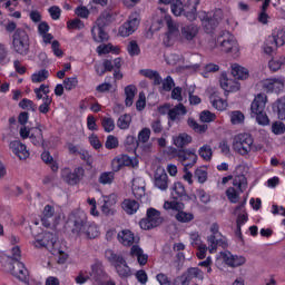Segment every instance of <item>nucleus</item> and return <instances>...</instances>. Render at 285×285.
Returning a JSON list of instances; mask_svg holds the SVG:
<instances>
[{"instance_id": "1", "label": "nucleus", "mask_w": 285, "mask_h": 285, "mask_svg": "<svg viewBox=\"0 0 285 285\" xmlns=\"http://www.w3.org/2000/svg\"><path fill=\"white\" fill-rule=\"evenodd\" d=\"M266 104H268V96L266 94H258L255 96L250 105V117L256 119L259 126H269L271 119L266 115Z\"/></svg>"}, {"instance_id": "2", "label": "nucleus", "mask_w": 285, "mask_h": 285, "mask_svg": "<svg viewBox=\"0 0 285 285\" xmlns=\"http://www.w3.org/2000/svg\"><path fill=\"white\" fill-rule=\"evenodd\" d=\"M1 264L4 273H9L20 282H28L30 273L23 263L17 258L14 259L13 257L4 256L1 261Z\"/></svg>"}, {"instance_id": "3", "label": "nucleus", "mask_w": 285, "mask_h": 285, "mask_svg": "<svg viewBox=\"0 0 285 285\" xmlns=\"http://www.w3.org/2000/svg\"><path fill=\"white\" fill-rule=\"evenodd\" d=\"M105 257L108 262L114 266L117 275L121 277V279H128V277H132V269L128 266L126 258L121 255L116 254L112 249H107L105 252Z\"/></svg>"}, {"instance_id": "4", "label": "nucleus", "mask_w": 285, "mask_h": 285, "mask_svg": "<svg viewBox=\"0 0 285 285\" xmlns=\"http://www.w3.org/2000/svg\"><path fill=\"white\" fill-rule=\"evenodd\" d=\"M67 225L72 235H81L88 226V214L81 209L71 212L68 216Z\"/></svg>"}, {"instance_id": "5", "label": "nucleus", "mask_w": 285, "mask_h": 285, "mask_svg": "<svg viewBox=\"0 0 285 285\" xmlns=\"http://www.w3.org/2000/svg\"><path fill=\"white\" fill-rule=\"evenodd\" d=\"M140 75L142 77H147V79H150L154 81V86H160V92H170V90L175 87V80L171 76H167L165 79H161V76L158 71L150 70V69H141Z\"/></svg>"}, {"instance_id": "6", "label": "nucleus", "mask_w": 285, "mask_h": 285, "mask_svg": "<svg viewBox=\"0 0 285 285\" xmlns=\"http://www.w3.org/2000/svg\"><path fill=\"white\" fill-rule=\"evenodd\" d=\"M198 17L205 32H207V35H213V31L217 30L222 19H224V11H222V9H216L213 13L200 12Z\"/></svg>"}, {"instance_id": "7", "label": "nucleus", "mask_w": 285, "mask_h": 285, "mask_svg": "<svg viewBox=\"0 0 285 285\" xmlns=\"http://www.w3.org/2000/svg\"><path fill=\"white\" fill-rule=\"evenodd\" d=\"M12 45L14 52L21 55L22 57H26V55L30 52V37L28 36V32H26V29L18 28L14 31Z\"/></svg>"}, {"instance_id": "8", "label": "nucleus", "mask_w": 285, "mask_h": 285, "mask_svg": "<svg viewBox=\"0 0 285 285\" xmlns=\"http://www.w3.org/2000/svg\"><path fill=\"white\" fill-rule=\"evenodd\" d=\"M279 46H285V29H274L272 35L265 40L263 50L265 55H273Z\"/></svg>"}, {"instance_id": "9", "label": "nucleus", "mask_w": 285, "mask_h": 285, "mask_svg": "<svg viewBox=\"0 0 285 285\" xmlns=\"http://www.w3.org/2000/svg\"><path fill=\"white\" fill-rule=\"evenodd\" d=\"M174 157H176L184 166V170H188L189 168H193L197 164V150L195 148L189 149H175L174 150Z\"/></svg>"}, {"instance_id": "10", "label": "nucleus", "mask_w": 285, "mask_h": 285, "mask_svg": "<svg viewBox=\"0 0 285 285\" xmlns=\"http://www.w3.org/2000/svg\"><path fill=\"white\" fill-rule=\"evenodd\" d=\"M164 224V217H161V212L150 207L147 209L146 218H142L139 223L142 230H151V228H157Z\"/></svg>"}, {"instance_id": "11", "label": "nucleus", "mask_w": 285, "mask_h": 285, "mask_svg": "<svg viewBox=\"0 0 285 285\" xmlns=\"http://www.w3.org/2000/svg\"><path fill=\"white\" fill-rule=\"evenodd\" d=\"M210 233L212 235L207 237L209 253H217V246H222V248H226L228 246L226 237L219 233V225L217 223L212 224Z\"/></svg>"}, {"instance_id": "12", "label": "nucleus", "mask_w": 285, "mask_h": 285, "mask_svg": "<svg viewBox=\"0 0 285 285\" xmlns=\"http://www.w3.org/2000/svg\"><path fill=\"white\" fill-rule=\"evenodd\" d=\"M216 46H219L223 52H239V45L235 39V36L230 35L228 31H223V33L217 38Z\"/></svg>"}, {"instance_id": "13", "label": "nucleus", "mask_w": 285, "mask_h": 285, "mask_svg": "<svg viewBox=\"0 0 285 285\" xmlns=\"http://www.w3.org/2000/svg\"><path fill=\"white\" fill-rule=\"evenodd\" d=\"M253 146L250 134H239L234 138L233 149L239 155H248Z\"/></svg>"}, {"instance_id": "14", "label": "nucleus", "mask_w": 285, "mask_h": 285, "mask_svg": "<svg viewBox=\"0 0 285 285\" xmlns=\"http://www.w3.org/2000/svg\"><path fill=\"white\" fill-rule=\"evenodd\" d=\"M139 23H141L139 13L132 12L128 20L119 28L120 37H130V35L135 33L137 28H139Z\"/></svg>"}, {"instance_id": "15", "label": "nucleus", "mask_w": 285, "mask_h": 285, "mask_svg": "<svg viewBox=\"0 0 285 285\" xmlns=\"http://www.w3.org/2000/svg\"><path fill=\"white\" fill-rule=\"evenodd\" d=\"M83 175H86L83 167H77L73 171H71L70 168H63L61 170V177L69 186H77V184L83 179Z\"/></svg>"}, {"instance_id": "16", "label": "nucleus", "mask_w": 285, "mask_h": 285, "mask_svg": "<svg viewBox=\"0 0 285 285\" xmlns=\"http://www.w3.org/2000/svg\"><path fill=\"white\" fill-rule=\"evenodd\" d=\"M90 277L97 285H105L110 282V276L106 273V269H104V264L101 262H96L91 265Z\"/></svg>"}, {"instance_id": "17", "label": "nucleus", "mask_w": 285, "mask_h": 285, "mask_svg": "<svg viewBox=\"0 0 285 285\" xmlns=\"http://www.w3.org/2000/svg\"><path fill=\"white\" fill-rule=\"evenodd\" d=\"M57 245V236L50 232H43L33 242L36 248H47V250H55Z\"/></svg>"}, {"instance_id": "18", "label": "nucleus", "mask_w": 285, "mask_h": 285, "mask_svg": "<svg viewBox=\"0 0 285 285\" xmlns=\"http://www.w3.org/2000/svg\"><path fill=\"white\" fill-rule=\"evenodd\" d=\"M199 35V26L195 23L185 24L180 28V40L183 43H193Z\"/></svg>"}, {"instance_id": "19", "label": "nucleus", "mask_w": 285, "mask_h": 285, "mask_svg": "<svg viewBox=\"0 0 285 285\" xmlns=\"http://www.w3.org/2000/svg\"><path fill=\"white\" fill-rule=\"evenodd\" d=\"M170 180L168 179V174L161 167H158L154 174V185L158 190H168Z\"/></svg>"}, {"instance_id": "20", "label": "nucleus", "mask_w": 285, "mask_h": 285, "mask_svg": "<svg viewBox=\"0 0 285 285\" xmlns=\"http://www.w3.org/2000/svg\"><path fill=\"white\" fill-rule=\"evenodd\" d=\"M262 89L264 92L279 94L284 90V80L279 78H269L262 81Z\"/></svg>"}, {"instance_id": "21", "label": "nucleus", "mask_w": 285, "mask_h": 285, "mask_svg": "<svg viewBox=\"0 0 285 285\" xmlns=\"http://www.w3.org/2000/svg\"><path fill=\"white\" fill-rule=\"evenodd\" d=\"M185 6V17L188 21H195L197 19V7L202 3V0H183Z\"/></svg>"}, {"instance_id": "22", "label": "nucleus", "mask_w": 285, "mask_h": 285, "mask_svg": "<svg viewBox=\"0 0 285 285\" xmlns=\"http://www.w3.org/2000/svg\"><path fill=\"white\" fill-rule=\"evenodd\" d=\"M173 199H179L180 202H190L188 193H186V187L184 183L177 181L171 187Z\"/></svg>"}, {"instance_id": "23", "label": "nucleus", "mask_w": 285, "mask_h": 285, "mask_svg": "<svg viewBox=\"0 0 285 285\" xmlns=\"http://www.w3.org/2000/svg\"><path fill=\"white\" fill-rule=\"evenodd\" d=\"M223 262L230 266L232 268H237V266H243L246 264V258L244 256L232 255L230 252H225L222 254Z\"/></svg>"}, {"instance_id": "24", "label": "nucleus", "mask_w": 285, "mask_h": 285, "mask_svg": "<svg viewBox=\"0 0 285 285\" xmlns=\"http://www.w3.org/2000/svg\"><path fill=\"white\" fill-rule=\"evenodd\" d=\"M188 114V109H186V106L184 104L179 102L169 111V121H173L175 124H179L181 121V117Z\"/></svg>"}, {"instance_id": "25", "label": "nucleus", "mask_w": 285, "mask_h": 285, "mask_svg": "<svg viewBox=\"0 0 285 285\" xmlns=\"http://www.w3.org/2000/svg\"><path fill=\"white\" fill-rule=\"evenodd\" d=\"M9 146L12 153L17 155L20 159H28L30 157V151H28V148L21 141L13 140L10 142Z\"/></svg>"}, {"instance_id": "26", "label": "nucleus", "mask_w": 285, "mask_h": 285, "mask_svg": "<svg viewBox=\"0 0 285 285\" xmlns=\"http://www.w3.org/2000/svg\"><path fill=\"white\" fill-rule=\"evenodd\" d=\"M220 87L225 92H237L239 90V82L236 80L229 79L228 75H220Z\"/></svg>"}, {"instance_id": "27", "label": "nucleus", "mask_w": 285, "mask_h": 285, "mask_svg": "<svg viewBox=\"0 0 285 285\" xmlns=\"http://www.w3.org/2000/svg\"><path fill=\"white\" fill-rule=\"evenodd\" d=\"M130 256L136 257L139 266H146L148 264V254L144 253V249L139 245L131 246Z\"/></svg>"}, {"instance_id": "28", "label": "nucleus", "mask_w": 285, "mask_h": 285, "mask_svg": "<svg viewBox=\"0 0 285 285\" xmlns=\"http://www.w3.org/2000/svg\"><path fill=\"white\" fill-rule=\"evenodd\" d=\"M149 139H150V128H142L138 132V144L140 145V148H142L144 153H150L151 145L148 144Z\"/></svg>"}, {"instance_id": "29", "label": "nucleus", "mask_w": 285, "mask_h": 285, "mask_svg": "<svg viewBox=\"0 0 285 285\" xmlns=\"http://www.w3.org/2000/svg\"><path fill=\"white\" fill-rule=\"evenodd\" d=\"M41 128H43L41 125L31 128L29 139L33 146H43V129Z\"/></svg>"}, {"instance_id": "30", "label": "nucleus", "mask_w": 285, "mask_h": 285, "mask_svg": "<svg viewBox=\"0 0 285 285\" xmlns=\"http://www.w3.org/2000/svg\"><path fill=\"white\" fill-rule=\"evenodd\" d=\"M99 235V227H97V224L95 223H87V226L82 229L78 236L86 237L87 239H96V237Z\"/></svg>"}, {"instance_id": "31", "label": "nucleus", "mask_w": 285, "mask_h": 285, "mask_svg": "<svg viewBox=\"0 0 285 285\" xmlns=\"http://www.w3.org/2000/svg\"><path fill=\"white\" fill-rule=\"evenodd\" d=\"M118 242L122 246H132L135 244V234L130 229H122L118 233Z\"/></svg>"}, {"instance_id": "32", "label": "nucleus", "mask_w": 285, "mask_h": 285, "mask_svg": "<svg viewBox=\"0 0 285 285\" xmlns=\"http://www.w3.org/2000/svg\"><path fill=\"white\" fill-rule=\"evenodd\" d=\"M52 217H55V206L46 205L41 215V224L45 228H50Z\"/></svg>"}, {"instance_id": "33", "label": "nucleus", "mask_w": 285, "mask_h": 285, "mask_svg": "<svg viewBox=\"0 0 285 285\" xmlns=\"http://www.w3.org/2000/svg\"><path fill=\"white\" fill-rule=\"evenodd\" d=\"M112 21H115V13H112V11L105 10L96 20V26L106 28V26H110Z\"/></svg>"}, {"instance_id": "34", "label": "nucleus", "mask_w": 285, "mask_h": 285, "mask_svg": "<svg viewBox=\"0 0 285 285\" xmlns=\"http://www.w3.org/2000/svg\"><path fill=\"white\" fill-rule=\"evenodd\" d=\"M121 208L127 215H135L139 210V203L135 199L127 198L121 203Z\"/></svg>"}, {"instance_id": "35", "label": "nucleus", "mask_w": 285, "mask_h": 285, "mask_svg": "<svg viewBox=\"0 0 285 285\" xmlns=\"http://www.w3.org/2000/svg\"><path fill=\"white\" fill-rule=\"evenodd\" d=\"M209 101L216 110H226L228 108V101L222 99L217 92L209 96Z\"/></svg>"}, {"instance_id": "36", "label": "nucleus", "mask_w": 285, "mask_h": 285, "mask_svg": "<svg viewBox=\"0 0 285 285\" xmlns=\"http://www.w3.org/2000/svg\"><path fill=\"white\" fill-rule=\"evenodd\" d=\"M91 35L97 43H104V41H108V33H106L104 27L96 24V27L91 29Z\"/></svg>"}, {"instance_id": "37", "label": "nucleus", "mask_w": 285, "mask_h": 285, "mask_svg": "<svg viewBox=\"0 0 285 285\" xmlns=\"http://www.w3.org/2000/svg\"><path fill=\"white\" fill-rule=\"evenodd\" d=\"M232 75L235 79H240V80H244V79H248V69L237 65V63H234L232 65Z\"/></svg>"}, {"instance_id": "38", "label": "nucleus", "mask_w": 285, "mask_h": 285, "mask_svg": "<svg viewBox=\"0 0 285 285\" xmlns=\"http://www.w3.org/2000/svg\"><path fill=\"white\" fill-rule=\"evenodd\" d=\"M125 105L127 106V108H130V106H132L135 101V95H137V87L135 85H128L127 87H125Z\"/></svg>"}, {"instance_id": "39", "label": "nucleus", "mask_w": 285, "mask_h": 285, "mask_svg": "<svg viewBox=\"0 0 285 285\" xmlns=\"http://www.w3.org/2000/svg\"><path fill=\"white\" fill-rule=\"evenodd\" d=\"M174 144L177 148H186L188 144H193V136L183 132L174 138Z\"/></svg>"}, {"instance_id": "40", "label": "nucleus", "mask_w": 285, "mask_h": 285, "mask_svg": "<svg viewBox=\"0 0 285 285\" xmlns=\"http://www.w3.org/2000/svg\"><path fill=\"white\" fill-rule=\"evenodd\" d=\"M41 159L43 163L47 164V166L50 167L52 173H57L59 170V163H57V160H55L52 155H50V151H43L41 154Z\"/></svg>"}, {"instance_id": "41", "label": "nucleus", "mask_w": 285, "mask_h": 285, "mask_svg": "<svg viewBox=\"0 0 285 285\" xmlns=\"http://www.w3.org/2000/svg\"><path fill=\"white\" fill-rule=\"evenodd\" d=\"M175 219L180 224H190L193 219H195L194 213L184 212L183 209H177L175 215Z\"/></svg>"}, {"instance_id": "42", "label": "nucleus", "mask_w": 285, "mask_h": 285, "mask_svg": "<svg viewBox=\"0 0 285 285\" xmlns=\"http://www.w3.org/2000/svg\"><path fill=\"white\" fill-rule=\"evenodd\" d=\"M233 186L237 188L238 193H244V190H246V188L248 187V180L246 179V176H235L233 179Z\"/></svg>"}, {"instance_id": "43", "label": "nucleus", "mask_w": 285, "mask_h": 285, "mask_svg": "<svg viewBox=\"0 0 285 285\" xmlns=\"http://www.w3.org/2000/svg\"><path fill=\"white\" fill-rule=\"evenodd\" d=\"M187 125L194 130V132H197L198 135H204V132H207L208 125H200L197 121H195V118H188Z\"/></svg>"}, {"instance_id": "44", "label": "nucleus", "mask_w": 285, "mask_h": 285, "mask_svg": "<svg viewBox=\"0 0 285 285\" xmlns=\"http://www.w3.org/2000/svg\"><path fill=\"white\" fill-rule=\"evenodd\" d=\"M130 124H132V116L129 114L121 115L117 120V126L120 130H128Z\"/></svg>"}, {"instance_id": "45", "label": "nucleus", "mask_w": 285, "mask_h": 285, "mask_svg": "<svg viewBox=\"0 0 285 285\" xmlns=\"http://www.w3.org/2000/svg\"><path fill=\"white\" fill-rule=\"evenodd\" d=\"M139 140H137V138L135 136H127L126 140H125V148L129 151V153H135L136 150H139Z\"/></svg>"}, {"instance_id": "46", "label": "nucleus", "mask_w": 285, "mask_h": 285, "mask_svg": "<svg viewBox=\"0 0 285 285\" xmlns=\"http://www.w3.org/2000/svg\"><path fill=\"white\" fill-rule=\"evenodd\" d=\"M167 28H168V35H170L174 38L181 37V31H179V26H177V22L173 21V19L167 18L166 20Z\"/></svg>"}, {"instance_id": "47", "label": "nucleus", "mask_w": 285, "mask_h": 285, "mask_svg": "<svg viewBox=\"0 0 285 285\" xmlns=\"http://www.w3.org/2000/svg\"><path fill=\"white\" fill-rule=\"evenodd\" d=\"M183 275H185L189 283L191 279H202L204 277V273L197 267L188 268Z\"/></svg>"}, {"instance_id": "48", "label": "nucleus", "mask_w": 285, "mask_h": 285, "mask_svg": "<svg viewBox=\"0 0 285 285\" xmlns=\"http://www.w3.org/2000/svg\"><path fill=\"white\" fill-rule=\"evenodd\" d=\"M274 111L276 110L278 119L285 120V99L279 98L273 106Z\"/></svg>"}, {"instance_id": "49", "label": "nucleus", "mask_w": 285, "mask_h": 285, "mask_svg": "<svg viewBox=\"0 0 285 285\" xmlns=\"http://www.w3.org/2000/svg\"><path fill=\"white\" fill-rule=\"evenodd\" d=\"M198 155L205 161H210L213 159V148L210 145H204L198 149Z\"/></svg>"}, {"instance_id": "50", "label": "nucleus", "mask_w": 285, "mask_h": 285, "mask_svg": "<svg viewBox=\"0 0 285 285\" xmlns=\"http://www.w3.org/2000/svg\"><path fill=\"white\" fill-rule=\"evenodd\" d=\"M99 184L102 186L110 185L115 181V171H104L98 178Z\"/></svg>"}, {"instance_id": "51", "label": "nucleus", "mask_w": 285, "mask_h": 285, "mask_svg": "<svg viewBox=\"0 0 285 285\" xmlns=\"http://www.w3.org/2000/svg\"><path fill=\"white\" fill-rule=\"evenodd\" d=\"M126 159L128 156L116 157L111 160V170L112 173H119L121 170V166H126Z\"/></svg>"}, {"instance_id": "52", "label": "nucleus", "mask_w": 285, "mask_h": 285, "mask_svg": "<svg viewBox=\"0 0 285 285\" xmlns=\"http://www.w3.org/2000/svg\"><path fill=\"white\" fill-rule=\"evenodd\" d=\"M285 66V57L282 56L278 59H272L268 62V67L269 70H272V72H277V70H281V68Z\"/></svg>"}, {"instance_id": "53", "label": "nucleus", "mask_w": 285, "mask_h": 285, "mask_svg": "<svg viewBox=\"0 0 285 285\" xmlns=\"http://www.w3.org/2000/svg\"><path fill=\"white\" fill-rule=\"evenodd\" d=\"M171 12L175 17H181V14L186 17V6L183 1H177L171 4Z\"/></svg>"}, {"instance_id": "54", "label": "nucleus", "mask_w": 285, "mask_h": 285, "mask_svg": "<svg viewBox=\"0 0 285 285\" xmlns=\"http://www.w3.org/2000/svg\"><path fill=\"white\" fill-rule=\"evenodd\" d=\"M127 52L130 57H139L141 55V49L137 43V40H131L127 46Z\"/></svg>"}, {"instance_id": "55", "label": "nucleus", "mask_w": 285, "mask_h": 285, "mask_svg": "<svg viewBox=\"0 0 285 285\" xmlns=\"http://www.w3.org/2000/svg\"><path fill=\"white\" fill-rule=\"evenodd\" d=\"M194 177L197 179L198 184H206V181H208V171L199 167L195 170Z\"/></svg>"}, {"instance_id": "56", "label": "nucleus", "mask_w": 285, "mask_h": 285, "mask_svg": "<svg viewBox=\"0 0 285 285\" xmlns=\"http://www.w3.org/2000/svg\"><path fill=\"white\" fill-rule=\"evenodd\" d=\"M50 104H52V97L45 96L43 104L38 107L40 115H48L50 112Z\"/></svg>"}, {"instance_id": "57", "label": "nucleus", "mask_w": 285, "mask_h": 285, "mask_svg": "<svg viewBox=\"0 0 285 285\" xmlns=\"http://www.w3.org/2000/svg\"><path fill=\"white\" fill-rule=\"evenodd\" d=\"M19 107L22 110H31V112H37V104H35V101L24 98L19 102Z\"/></svg>"}, {"instance_id": "58", "label": "nucleus", "mask_w": 285, "mask_h": 285, "mask_svg": "<svg viewBox=\"0 0 285 285\" xmlns=\"http://www.w3.org/2000/svg\"><path fill=\"white\" fill-rule=\"evenodd\" d=\"M101 126H102L105 132H112V130H115V119H112L110 117H102Z\"/></svg>"}, {"instance_id": "59", "label": "nucleus", "mask_w": 285, "mask_h": 285, "mask_svg": "<svg viewBox=\"0 0 285 285\" xmlns=\"http://www.w3.org/2000/svg\"><path fill=\"white\" fill-rule=\"evenodd\" d=\"M225 193L230 204H237L239 202V193H237L235 187L227 188Z\"/></svg>"}, {"instance_id": "60", "label": "nucleus", "mask_w": 285, "mask_h": 285, "mask_svg": "<svg viewBox=\"0 0 285 285\" xmlns=\"http://www.w3.org/2000/svg\"><path fill=\"white\" fill-rule=\"evenodd\" d=\"M199 119L203 124H210L217 119V116L208 110H204L200 112Z\"/></svg>"}, {"instance_id": "61", "label": "nucleus", "mask_w": 285, "mask_h": 285, "mask_svg": "<svg viewBox=\"0 0 285 285\" xmlns=\"http://www.w3.org/2000/svg\"><path fill=\"white\" fill-rule=\"evenodd\" d=\"M170 97L174 101L181 104L184 101V89L181 87H174Z\"/></svg>"}, {"instance_id": "62", "label": "nucleus", "mask_w": 285, "mask_h": 285, "mask_svg": "<svg viewBox=\"0 0 285 285\" xmlns=\"http://www.w3.org/2000/svg\"><path fill=\"white\" fill-rule=\"evenodd\" d=\"M49 77L48 70L41 69L37 73L32 75V81L33 83H41V81H46Z\"/></svg>"}, {"instance_id": "63", "label": "nucleus", "mask_w": 285, "mask_h": 285, "mask_svg": "<svg viewBox=\"0 0 285 285\" xmlns=\"http://www.w3.org/2000/svg\"><path fill=\"white\" fill-rule=\"evenodd\" d=\"M63 86L66 90H75L79 86L77 77L65 78Z\"/></svg>"}, {"instance_id": "64", "label": "nucleus", "mask_w": 285, "mask_h": 285, "mask_svg": "<svg viewBox=\"0 0 285 285\" xmlns=\"http://www.w3.org/2000/svg\"><path fill=\"white\" fill-rule=\"evenodd\" d=\"M245 116L242 114V111H233L230 114V122L236 126L238 124H244Z\"/></svg>"}]
</instances>
